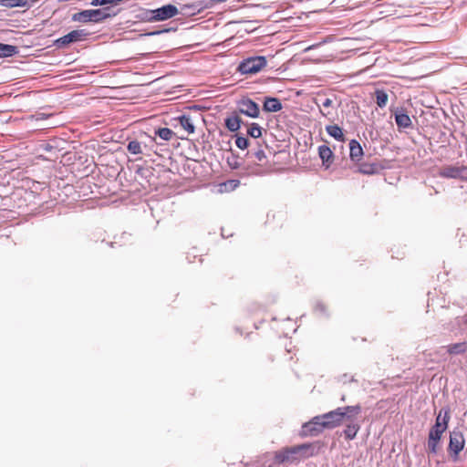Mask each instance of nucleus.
Returning <instances> with one entry per match:
<instances>
[{
  "label": "nucleus",
  "instance_id": "obj_1",
  "mask_svg": "<svg viewBox=\"0 0 467 467\" xmlns=\"http://www.w3.org/2000/svg\"><path fill=\"white\" fill-rule=\"evenodd\" d=\"M356 409L352 405L337 407L335 410L320 414L327 430H333L341 426L346 418H349L348 413H352Z\"/></svg>",
  "mask_w": 467,
  "mask_h": 467
},
{
  "label": "nucleus",
  "instance_id": "obj_2",
  "mask_svg": "<svg viewBox=\"0 0 467 467\" xmlns=\"http://www.w3.org/2000/svg\"><path fill=\"white\" fill-rule=\"evenodd\" d=\"M352 407L353 409H356V411L348 413L349 418H346L343 423L345 424V428L342 431V435L348 441H353L361 428V422L358 418L362 412V407L359 403L352 405Z\"/></svg>",
  "mask_w": 467,
  "mask_h": 467
},
{
  "label": "nucleus",
  "instance_id": "obj_3",
  "mask_svg": "<svg viewBox=\"0 0 467 467\" xmlns=\"http://www.w3.org/2000/svg\"><path fill=\"white\" fill-rule=\"evenodd\" d=\"M90 35L87 29H74L55 39L52 46L57 49H66L73 44L86 41Z\"/></svg>",
  "mask_w": 467,
  "mask_h": 467
},
{
  "label": "nucleus",
  "instance_id": "obj_4",
  "mask_svg": "<svg viewBox=\"0 0 467 467\" xmlns=\"http://www.w3.org/2000/svg\"><path fill=\"white\" fill-rule=\"evenodd\" d=\"M267 65L265 56H252L241 60L237 66V71L241 75H254L259 73Z\"/></svg>",
  "mask_w": 467,
  "mask_h": 467
},
{
  "label": "nucleus",
  "instance_id": "obj_5",
  "mask_svg": "<svg viewBox=\"0 0 467 467\" xmlns=\"http://www.w3.org/2000/svg\"><path fill=\"white\" fill-rule=\"evenodd\" d=\"M325 430H327L320 414L314 416L308 421L304 422L301 426L299 435L302 438L317 437L321 434Z\"/></svg>",
  "mask_w": 467,
  "mask_h": 467
},
{
  "label": "nucleus",
  "instance_id": "obj_6",
  "mask_svg": "<svg viewBox=\"0 0 467 467\" xmlns=\"http://www.w3.org/2000/svg\"><path fill=\"white\" fill-rule=\"evenodd\" d=\"M465 446V439L462 431L454 429L450 432L449 443L447 451L452 461L456 462L459 459L460 453L463 451Z\"/></svg>",
  "mask_w": 467,
  "mask_h": 467
},
{
  "label": "nucleus",
  "instance_id": "obj_7",
  "mask_svg": "<svg viewBox=\"0 0 467 467\" xmlns=\"http://www.w3.org/2000/svg\"><path fill=\"white\" fill-rule=\"evenodd\" d=\"M234 110L240 116L244 115L251 119H258L260 117L259 104L249 97H243L238 99Z\"/></svg>",
  "mask_w": 467,
  "mask_h": 467
},
{
  "label": "nucleus",
  "instance_id": "obj_8",
  "mask_svg": "<svg viewBox=\"0 0 467 467\" xmlns=\"http://www.w3.org/2000/svg\"><path fill=\"white\" fill-rule=\"evenodd\" d=\"M322 444L319 441L304 442L294 445L295 454H298L300 460L315 457L319 454Z\"/></svg>",
  "mask_w": 467,
  "mask_h": 467
},
{
  "label": "nucleus",
  "instance_id": "obj_9",
  "mask_svg": "<svg viewBox=\"0 0 467 467\" xmlns=\"http://www.w3.org/2000/svg\"><path fill=\"white\" fill-rule=\"evenodd\" d=\"M439 175L443 179H456L467 182V166L445 165L440 169Z\"/></svg>",
  "mask_w": 467,
  "mask_h": 467
},
{
  "label": "nucleus",
  "instance_id": "obj_10",
  "mask_svg": "<svg viewBox=\"0 0 467 467\" xmlns=\"http://www.w3.org/2000/svg\"><path fill=\"white\" fill-rule=\"evenodd\" d=\"M154 22H161L171 19L179 15V8L173 4H165L152 9Z\"/></svg>",
  "mask_w": 467,
  "mask_h": 467
},
{
  "label": "nucleus",
  "instance_id": "obj_11",
  "mask_svg": "<svg viewBox=\"0 0 467 467\" xmlns=\"http://www.w3.org/2000/svg\"><path fill=\"white\" fill-rule=\"evenodd\" d=\"M208 0H200L189 4L181 5L179 14L184 16H192L201 14L203 10L210 8Z\"/></svg>",
  "mask_w": 467,
  "mask_h": 467
},
{
  "label": "nucleus",
  "instance_id": "obj_12",
  "mask_svg": "<svg viewBox=\"0 0 467 467\" xmlns=\"http://www.w3.org/2000/svg\"><path fill=\"white\" fill-rule=\"evenodd\" d=\"M97 8L81 9L71 16V21L80 24H99Z\"/></svg>",
  "mask_w": 467,
  "mask_h": 467
},
{
  "label": "nucleus",
  "instance_id": "obj_13",
  "mask_svg": "<svg viewBox=\"0 0 467 467\" xmlns=\"http://www.w3.org/2000/svg\"><path fill=\"white\" fill-rule=\"evenodd\" d=\"M390 111L394 117L399 130L412 127V121L406 109L403 107H393Z\"/></svg>",
  "mask_w": 467,
  "mask_h": 467
},
{
  "label": "nucleus",
  "instance_id": "obj_14",
  "mask_svg": "<svg viewBox=\"0 0 467 467\" xmlns=\"http://www.w3.org/2000/svg\"><path fill=\"white\" fill-rule=\"evenodd\" d=\"M224 128L231 133L236 134L240 132L242 126L245 125V121L234 109L223 119Z\"/></svg>",
  "mask_w": 467,
  "mask_h": 467
},
{
  "label": "nucleus",
  "instance_id": "obj_15",
  "mask_svg": "<svg viewBox=\"0 0 467 467\" xmlns=\"http://www.w3.org/2000/svg\"><path fill=\"white\" fill-rule=\"evenodd\" d=\"M317 154L321 160L322 167L328 170L335 161V153L327 144L319 145Z\"/></svg>",
  "mask_w": 467,
  "mask_h": 467
},
{
  "label": "nucleus",
  "instance_id": "obj_16",
  "mask_svg": "<svg viewBox=\"0 0 467 467\" xmlns=\"http://www.w3.org/2000/svg\"><path fill=\"white\" fill-rule=\"evenodd\" d=\"M283 109L280 99L273 96H265L263 98L262 109L264 112L275 113Z\"/></svg>",
  "mask_w": 467,
  "mask_h": 467
},
{
  "label": "nucleus",
  "instance_id": "obj_17",
  "mask_svg": "<svg viewBox=\"0 0 467 467\" xmlns=\"http://www.w3.org/2000/svg\"><path fill=\"white\" fill-rule=\"evenodd\" d=\"M175 136H176V134L171 129L167 128V127H159L154 130V137H151V136H144V137L147 138L150 140V142L157 143V141H156L157 138L163 141H169Z\"/></svg>",
  "mask_w": 467,
  "mask_h": 467
},
{
  "label": "nucleus",
  "instance_id": "obj_18",
  "mask_svg": "<svg viewBox=\"0 0 467 467\" xmlns=\"http://www.w3.org/2000/svg\"><path fill=\"white\" fill-rule=\"evenodd\" d=\"M348 146L350 161L357 164L359 163L364 156V150L360 142L356 139H352L350 140Z\"/></svg>",
  "mask_w": 467,
  "mask_h": 467
},
{
  "label": "nucleus",
  "instance_id": "obj_19",
  "mask_svg": "<svg viewBox=\"0 0 467 467\" xmlns=\"http://www.w3.org/2000/svg\"><path fill=\"white\" fill-rule=\"evenodd\" d=\"M451 410L449 405L441 407L440 410L435 413L434 424L448 429L451 420Z\"/></svg>",
  "mask_w": 467,
  "mask_h": 467
},
{
  "label": "nucleus",
  "instance_id": "obj_20",
  "mask_svg": "<svg viewBox=\"0 0 467 467\" xmlns=\"http://www.w3.org/2000/svg\"><path fill=\"white\" fill-rule=\"evenodd\" d=\"M63 142L64 141H61L58 139L49 140L48 141L40 144V149L50 153L52 157L58 158V153L63 150V148L60 147V143Z\"/></svg>",
  "mask_w": 467,
  "mask_h": 467
},
{
  "label": "nucleus",
  "instance_id": "obj_21",
  "mask_svg": "<svg viewBox=\"0 0 467 467\" xmlns=\"http://www.w3.org/2000/svg\"><path fill=\"white\" fill-rule=\"evenodd\" d=\"M384 168L378 162H361L358 164L357 171L365 175H374L379 173Z\"/></svg>",
  "mask_w": 467,
  "mask_h": 467
},
{
  "label": "nucleus",
  "instance_id": "obj_22",
  "mask_svg": "<svg viewBox=\"0 0 467 467\" xmlns=\"http://www.w3.org/2000/svg\"><path fill=\"white\" fill-rule=\"evenodd\" d=\"M174 120L178 121L180 126L189 134H193L195 132V125L193 124V120L189 113L183 112L174 118Z\"/></svg>",
  "mask_w": 467,
  "mask_h": 467
},
{
  "label": "nucleus",
  "instance_id": "obj_23",
  "mask_svg": "<svg viewBox=\"0 0 467 467\" xmlns=\"http://www.w3.org/2000/svg\"><path fill=\"white\" fill-rule=\"evenodd\" d=\"M121 11V8L118 10H114V6L108 5L101 8H97V12L99 13V24L104 23L105 21L111 19L118 16Z\"/></svg>",
  "mask_w": 467,
  "mask_h": 467
},
{
  "label": "nucleus",
  "instance_id": "obj_24",
  "mask_svg": "<svg viewBox=\"0 0 467 467\" xmlns=\"http://www.w3.org/2000/svg\"><path fill=\"white\" fill-rule=\"evenodd\" d=\"M227 145L229 146V149L226 150L230 152V155L226 158V163L231 170H238L242 166V162L240 161L241 157L238 152L232 149L230 140L227 141Z\"/></svg>",
  "mask_w": 467,
  "mask_h": 467
},
{
  "label": "nucleus",
  "instance_id": "obj_25",
  "mask_svg": "<svg viewBox=\"0 0 467 467\" xmlns=\"http://www.w3.org/2000/svg\"><path fill=\"white\" fill-rule=\"evenodd\" d=\"M327 133L337 141L344 142L346 140V135L344 130L337 124H331L326 126Z\"/></svg>",
  "mask_w": 467,
  "mask_h": 467
},
{
  "label": "nucleus",
  "instance_id": "obj_26",
  "mask_svg": "<svg viewBox=\"0 0 467 467\" xmlns=\"http://www.w3.org/2000/svg\"><path fill=\"white\" fill-rule=\"evenodd\" d=\"M288 454H295L293 446H285L281 450L275 451V462L284 464L289 462Z\"/></svg>",
  "mask_w": 467,
  "mask_h": 467
},
{
  "label": "nucleus",
  "instance_id": "obj_27",
  "mask_svg": "<svg viewBox=\"0 0 467 467\" xmlns=\"http://www.w3.org/2000/svg\"><path fill=\"white\" fill-rule=\"evenodd\" d=\"M442 439L428 435L427 439V453L428 456H435L439 453V447L441 444Z\"/></svg>",
  "mask_w": 467,
  "mask_h": 467
},
{
  "label": "nucleus",
  "instance_id": "obj_28",
  "mask_svg": "<svg viewBox=\"0 0 467 467\" xmlns=\"http://www.w3.org/2000/svg\"><path fill=\"white\" fill-rule=\"evenodd\" d=\"M19 53L17 46L0 43V58L13 57Z\"/></svg>",
  "mask_w": 467,
  "mask_h": 467
},
{
  "label": "nucleus",
  "instance_id": "obj_29",
  "mask_svg": "<svg viewBox=\"0 0 467 467\" xmlns=\"http://www.w3.org/2000/svg\"><path fill=\"white\" fill-rule=\"evenodd\" d=\"M247 127L246 136L254 139H259L263 136V131L265 130L258 123L256 122H248L245 121V125Z\"/></svg>",
  "mask_w": 467,
  "mask_h": 467
},
{
  "label": "nucleus",
  "instance_id": "obj_30",
  "mask_svg": "<svg viewBox=\"0 0 467 467\" xmlns=\"http://www.w3.org/2000/svg\"><path fill=\"white\" fill-rule=\"evenodd\" d=\"M374 97L376 104L379 109H384L387 106L389 95L386 89L379 88H375Z\"/></svg>",
  "mask_w": 467,
  "mask_h": 467
},
{
  "label": "nucleus",
  "instance_id": "obj_31",
  "mask_svg": "<svg viewBox=\"0 0 467 467\" xmlns=\"http://www.w3.org/2000/svg\"><path fill=\"white\" fill-rule=\"evenodd\" d=\"M142 140H138L136 139L128 140L126 144L127 151L132 155L143 154L144 150H142Z\"/></svg>",
  "mask_w": 467,
  "mask_h": 467
},
{
  "label": "nucleus",
  "instance_id": "obj_32",
  "mask_svg": "<svg viewBox=\"0 0 467 467\" xmlns=\"http://www.w3.org/2000/svg\"><path fill=\"white\" fill-rule=\"evenodd\" d=\"M232 138L234 139L235 146L241 150H247L251 145L248 137L241 132L233 134Z\"/></svg>",
  "mask_w": 467,
  "mask_h": 467
},
{
  "label": "nucleus",
  "instance_id": "obj_33",
  "mask_svg": "<svg viewBox=\"0 0 467 467\" xmlns=\"http://www.w3.org/2000/svg\"><path fill=\"white\" fill-rule=\"evenodd\" d=\"M467 351V341L452 343L447 346V352L450 355H461Z\"/></svg>",
  "mask_w": 467,
  "mask_h": 467
},
{
  "label": "nucleus",
  "instance_id": "obj_34",
  "mask_svg": "<svg viewBox=\"0 0 467 467\" xmlns=\"http://www.w3.org/2000/svg\"><path fill=\"white\" fill-rule=\"evenodd\" d=\"M0 6L7 8L15 7H26L30 8L32 5L29 4V0H0Z\"/></svg>",
  "mask_w": 467,
  "mask_h": 467
},
{
  "label": "nucleus",
  "instance_id": "obj_35",
  "mask_svg": "<svg viewBox=\"0 0 467 467\" xmlns=\"http://www.w3.org/2000/svg\"><path fill=\"white\" fill-rule=\"evenodd\" d=\"M238 179H229L219 184L221 192H231L234 191L240 185Z\"/></svg>",
  "mask_w": 467,
  "mask_h": 467
},
{
  "label": "nucleus",
  "instance_id": "obj_36",
  "mask_svg": "<svg viewBox=\"0 0 467 467\" xmlns=\"http://www.w3.org/2000/svg\"><path fill=\"white\" fill-rule=\"evenodd\" d=\"M153 16L152 9L141 8L139 10V12L135 16V17L140 21L152 23V22H154V20H153L154 16Z\"/></svg>",
  "mask_w": 467,
  "mask_h": 467
},
{
  "label": "nucleus",
  "instance_id": "obj_37",
  "mask_svg": "<svg viewBox=\"0 0 467 467\" xmlns=\"http://www.w3.org/2000/svg\"><path fill=\"white\" fill-rule=\"evenodd\" d=\"M313 310L314 313L325 317L326 318L330 317L327 306L322 301L317 300L313 306Z\"/></svg>",
  "mask_w": 467,
  "mask_h": 467
},
{
  "label": "nucleus",
  "instance_id": "obj_38",
  "mask_svg": "<svg viewBox=\"0 0 467 467\" xmlns=\"http://www.w3.org/2000/svg\"><path fill=\"white\" fill-rule=\"evenodd\" d=\"M114 239V242L107 243V245H109V247H115V244H117L118 243L126 244L130 241L131 234L124 232L119 236H115Z\"/></svg>",
  "mask_w": 467,
  "mask_h": 467
},
{
  "label": "nucleus",
  "instance_id": "obj_39",
  "mask_svg": "<svg viewBox=\"0 0 467 467\" xmlns=\"http://www.w3.org/2000/svg\"><path fill=\"white\" fill-rule=\"evenodd\" d=\"M448 429L439 426L438 424H433L429 430L428 435L441 438L443 433L447 431Z\"/></svg>",
  "mask_w": 467,
  "mask_h": 467
},
{
  "label": "nucleus",
  "instance_id": "obj_40",
  "mask_svg": "<svg viewBox=\"0 0 467 467\" xmlns=\"http://www.w3.org/2000/svg\"><path fill=\"white\" fill-rule=\"evenodd\" d=\"M176 30V27H167V26H161L160 29L149 31L143 34L145 36H160L162 34L173 32Z\"/></svg>",
  "mask_w": 467,
  "mask_h": 467
},
{
  "label": "nucleus",
  "instance_id": "obj_41",
  "mask_svg": "<svg viewBox=\"0 0 467 467\" xmlns=\"http://www.w3.org/2000/svg\"><path fill=\"white\" fill-rule=\"evenodd\" d=\"M108 1L109 0H91L89 5L99 8L105 7L109 5Z\"/></svg>",
  "mask_w": 467,
  "mask_h": 467
},
{
  "label": "nucleus",
  "instance_id": "obj_42",
  "mask_svg": "<svg viewBox=\"0 0 467 467\" xmlns=\"http://www.w3.org/2000/svg\"><path fill=\"white\" fill-rule=\"evenodd\" d=\"M135 173L143 178H147L149 175L151 174L149 169L143 167H138L135 171Z\"/></svg>",
  "mask_w": 467,
  "mask_h": 467
},
{
  "label": "nucleus",
  "instance_id": "obj_43",
  "mask_svg": "<svg viewBox=\"0 0 467 467\" xmlns=\"http://www.w3.org/2000/svg\"><path fill=\"white\" fill-rule=\"evenodd\" d=\"M254 157H255L258 161H263V160H265V159H266L265 152V150H262V149H258L257 150H255V151L254 152Z\"/></svg>",
  "mask_w": 467,
  "mask_h": 467
},
{
  "label": "nucleus",
  "instance_id": "obj_44",
  "mask_svg": "<svg viewBox=\"0 0 467 467\" xmlns=\"http://www.w3.org/2000/svg\"><path fill=\"white\" fill-rule=\"evenodd\" d=\"M50 116V114H46V113H43V112H36L35 114V118L36 120H42V119H47L48 117Z\"/></svg>",
  "mask_w": 467,
  "mask_h": 467
},
{
  "label": "nucleus",
  "instance_id": "obj_45",
  "mask_svg": "<svg viewBox=\"0 0 467 467\" xmlns=\"http://www.w3.org/2000/svg\"><path fill=\"white\" fill-rule=\"evenodd\" d=\"M289 462L298 463L300 462V458L298 454H288Z\"/></svg>",
  "mask_w": 467,
  "mask_h": 467
},
{
  "label": "nucleus",
  "instance_id": "obj_46",
  "mask_svg": "<svg viewBox=\"0 0 467 467\" xmlns=\"http://www.w3.org/2000/svg\"><path fill=\"white\" fill-rule=\"evenodd\" d=\"M203 109H205V107L201 106V105H197V104H193V105L188 107V109L194 110L196 112H198V111H200V110H202Z\"/></svg>",
  "mask_w": 467,
  "mask_h": 467
},
{
  "label": "nucleus",
  "instance_id": "obj_47",
  "mask_svg": "<svg viewBox=\"0 0 467 467\" xmlns=\"http://www.w3.org/2000/svg\"><path fill=\"white\" fill-rule=\"evenodd\" d=\"M332 103H333L332 99H329V98H327V99H325L323 100V102H322V106H323L324 108H329V107H331V106H332Z\"/></svg>",
  "mask_w": 467,
  "mask_h": 467
},
{
  "label": "nucleus",
  "instance_id": "obj_48",
  "mask_svg": "<svg viewBox=\"0 0 467 467\" xmlns=\"http://www.w3.org/2000/svg\"><path fill=\"white\" fill-rule=\"evenodd\" d=\"M142 150H150V147L147 144L146 140H142Z\"/></svg>",
  "mask_w": 467,
  "mask_h": 467
},
{
  "label": "nucleus",
  "instance_id": "obj_49",
  "mask_svg": "<svg viewBox=\"0 0 467 467\" xmlns=\"http://www.w3.org/2000/svg\"><path fill=\"white\" fill-rule=\"evenodd\" d=\"M227 0H208V2L210 3V5H212L213 3H223V2H226Z\"/></svg>",
  "mask_w": 467,
  "mask_h": 467
},
{
  "label": "nucleus",
  "instance_id": "obj_50",
  "mask_svg": "<svg viewBox=\"0 0 467 467\" xmlns=\"http://www.w3.org/2000/svg\"><path fill=\"white\" fill-rule=\"evenodd\" d=\"M463 324L466 326L467 327V313L463 316Z\"/></svg>",
  "mask_w": 467,
  "mask_h": 467
},
{
  "label": "nucleus",
  "instance_id": "obj_51",
  "mask_svg": "<svg viewBox=\"0 0 467 467\" xmlns=\"http://www.w3.org/2000/svg\"><path fill=\"white\" fill-rule=\"evenodd\" d=\"M219 135H220V136H223V135H224V132H223L222 130H219Z\"/></svg>",
  "mask_w": 467,
  "mask_h": 467
},
{
  "label": "nucleus",
  "instance_id": "obj_52",
  "mask_svg": "<svg viewBox=\"0 0 467 467\" xmlns=\"http://www.w3.org/2000/svg\"><path fill=\"white\" fill-rule=\"evenodd\" d=\"M341 401H345L346 400V396L345 395H342L341 399H340Z\"/></svg>",
  "mask_w": 467,
  "mask_h": 467
},
{
  "label": "nucleus",
  "instance_id": "obj_53",
  "mask_svg": "<svg viewBox=\"0 0 467 467\" xmlns=\"http://www.w3.org/2000/svg\"><path fill=\"white\" fill-rule=\"evenodd\" d=\"M313 47H314V46H310V47H308L306 49V51L310 50V49H312Z\"/></svg>",
  "mask_w": 467,
  "mask_h": 467
},
{
  "label": "nucleus",
  "instance_id": "obj_54",
  "mask_svg": "<svg viewBox=\"0 0 467 467\" xmlns=\"http://www.w3.org/2000/svg\"><path fill=\"white\" fill-rule=\"evenodd\" d=\"M249 154H250V152H249V151H247V152H246V154H245V156H246V157H248V156H249Z\"/></svg>",
  "mask_w": 467,
  "mask_h": 467
},
{
  "label": "nucleus",
  "instance_id": "obj_55",
  "mask_svg": "<svg viewBox=\"0 0 467 467\" xmlns=\"http://www.w3.org/2000/svg\"><path fill=\"white\" fill-rule=\"evenodd\" d=\"M267 467H275L273 464L268 465Z\"/></svg>",
  "mask_w": 467,
  "mask_h": 467
}]
</instances>
